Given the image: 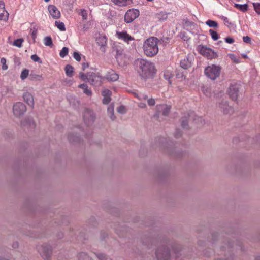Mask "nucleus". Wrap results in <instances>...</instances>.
<instances>
[{
    "instance_id": "nucleus-1",
    "label": "nucleus",
    "mask_w": 260,
    "mask_h": 260,
    "mask_svg": "<svg viewBox=\"0 0 260 260\" xmlns=\"http://www.w3.org/2000/svg\"><path fill=\"white\" fill-rule=\"evenodd\" d=\"M138 72L142 78H153L156 70L154 64L146 60L138 58L135 61Z\"/></svg>"
},
{
    "instance_id": "nucleus-2",
    "label": "nucleus",
    "mask_w": 260,
    "mask_h": 260,
    "mask_svg": "<svg viewBox=\"0 0 260 260\" xmlns=\"http://www.w3.org/2000/svg\"><path fill=\"white\" fill-rule=\"evenodd\" d=\"M159 40L156 37H150L144 43L143 50L144 53L147 56L152 57L157 54L158 52V44Z\"/></svg>"
},
{
    "instance_id": "nucleus-3",
    "label": "nucleus",
    "mask_w": 260,
    "mask_h": 260,
    "mask_svg": "<svg viewBox=\"0 0 260 260\" xmlns=\"http://www.w3.org/2000/svg\"><path fill=\"white\" fill-rule=\"evenodd\" d=\"M155 254L158 260H169L170 258V250L166 246L159 247L155 252Z\"/></svg>"
},
{
    "instance_id": "nucleus-4",
    "label": "nucleus",
    "mask_w": 260,
    "mask_h": 260,
    "mask_svg": "<svg viewBox=\"0 0 260 260\" xmlns=\"http://www.w3.org/2000/svg\"><path fill=\"white\" fill-rule=\"evenodd\" d=\"M220 68L212 65L207 67L205 70V75L211 80H215L220 75Z\"/></svg>"
},
{
    "instance_id": "nucleus-5",
    "label": "nucleus",
    "mask_w": 260,
    "mask_h": 260,
    "mask_svg": "<svg viewBox=\"0 0 260 260\" xmlns=\"http://www.w3.org/2000/svg\"><path fill=\"white\" fill-rule=\"evenodd\" d=\"M38 250L42 257L45 260H49L52 254V248L50 245L44 244L39 247Z\"/></svg>"
},
{
    "instance_id": "nucleus-6",
    "label": "nucleus",
    "mask_w": 260,
    "mask_h": 260,
    "mask_svg": "<svg viewBox=\"0 0 260 260\" xmlns=\"http://www.w3.org/2000/svg\"><path fill=\"white\" fill-rule=\"evenodd\" d=\"M167 239L161 237L157 238L147 237L143 239L142 242L144 245L147 246L148 248H151L153 245H155L157 242L167 243Z\"/></svg>"
},
{
    "instance_id": "nucleus-7",
    "label": "nucleus",
    "mask_w": 260,
    "mask_h": 260,
    "mask_svg": "<svg viewBox=\"0 0 260 260\" xmlns=\"http://www.w3.org/2000/svg\"><path fill=\"white\" fill-rule=\"evenodd\" d=\"M26 111V107L21 102H17L13 105V113L16 117H20L24 114Z\"/></svg>"
},
{
    "instance_id": "nucleus-8",
    "label": "nucleus",
    "mask_w": 260,
    "mask_h": 260,
    "mask_svg": "<svg viewBox=\"0 0 260 260\" xmlns=\"http://www.w3.org/2000/svg\"><path fill=\"white\" fill-rule=\"evenodd\" d=\"M88 82L92 85L95 86H99L102 83V77L99 74L94 72H88Z\"/></svg>"
},
{
    "instance_id": "nucleus-9",
    "label": "nucleus",
    "mask_w": 260,
    "mask_h": 260,
    "mask_svg": "<svg viewBox=\"0 0 260 260\" xmlns=\"http://www.w3.org/2000/svg\"><path fill=\"white\" fill-rule=\"evenodd\" d=\"M139 11L137 9H131L128 10L124 15V21L127 23L133 22L139 16Z\"/></svg>"
},
{
    "instance_id": "nucleus-10",
    "label": "nucleus",
    "mask_w": 260,
    "mask_h": 260,
    "mask_svg": "<svg viewBox=\"0 0 260 260\" xmlns=\"http://www.w3.org/2000/svg\"><path fill=\"white\" fill-rule=\"evenodd\" d=\"M95 119L94 112L90 109H86L83 114V119L84 122L87 126H90L93 124Z\"/></svg>"
},
{
    "instance_id": "nucleus-11",
    "label": "nucleus",
    "mask_w": 260,
    "mask_h": 260,
    "mask_svg": "<svg viewBox=\"0 0 260 260\" xmlns=\"http://www.w3.org/2000/svg\"><path fill=\"white\" fill-rule=\"evenodd\" d=\"M200 53L203 55L206 56L208 59H213L217 57L218 55L212 49L207 47L202 46L200 48Z\"/></svg>"
},
{
    "instance_id": "nucleus-12",
    "label": "nucleus",
    "mask_w": 260,
    "mask_h": 260,
    "mask_svg": "<svg viewBox=\"0 0 260 260\" xmlns=\"http://www.w3.org/2000/svg\"><path fill=\"white\" fill-rule=\"evenodd\" d=\"M239 91V85L238 84H231L228 90L230 97L232 100H237Z\"/></svg>"
},
{
    "instance_id": "nucleus-13",
    "label": "nucleus",
    "mask_w": 260,
    "mask_h": 260,
    "mask_svg": "<svg viewBox=\"0 0 260 260\" xmlns=\"http://www.w3.org/2000/svg\"><path fill=\"white\" fill-rule=\"evenodd\" d=\"M218 108L224 114H231L233 111V108L229 106L228 102L226 100H222L219 102Z\"/></svg>"
},
{
    "instance_id": "nucleus-14",
    "label": "nucleus",
    "mask_w": 260,
    "mask_h": 260,
    "mask_svg": "<svg viewBox=\"0 0 260 260\" xmlns=\"http://www.w3.org/2000/svg\"><path fill=\"white\" fill-rule=\"evenodd\" d=\"M21 126L23 128L34 129L36 124L32 118L26 117L21 121Z\"/></svg>"
},
{
    "instance_id": "nucleus-15",
    "label": "nucleus",
    "mask_w": 260,
    "mask_h": 260,
    "mask_svg": "<svg viewBox=\"0 0 260 260\" xmlns=\"http://www.w3.org/2000/svg\"><path fill=\"white\" fill-rule=\"evenodd\" d=\"M48 10L53 18L57 19L60 17V12L55 6L53 5H49L48 7Z\"/></svg>"
},
{
    "instance_id": "nucleus-16",
    "label": "nucleus",
    "mask_w": 260,
    "mask_h": 260,
    "mask_svg": "<svg viewBox=\"0 0 260 260\" xmlns=\"http://www.w3.org/2000/svg\"><path fill=\"white\" fill-rule=\"evenodd\" d=\"M9 13L5 9L4 2L0 0V20L6 21L8 20Z\"/></svg>"
},
{
    "instance_id": "nucleus-17",
    "label": "nucleus",
    "mask_w": 260,
    "mask_h": 260,
    "mask_svg": "<svg viewBox=\"0 0 260 260\" xmlns=\"http://www.w3.org/2000/svg\"><path fill=\"white\" fill-rule=\"evenodd\" d=\"M111 94V91L108 89H105L103 90L102 95L104 97L103 99L104 104H108L110 102Z\"/></svg>"
},
{
    "instance_id": "nucleus-18",
    "label": "nucleus",
    "mask_w": 260,
    "mask_h": 260,
    "mask_svg": "<svg viewBox=\"0 0 260 260\" xmlns=\"http://www.w3.org/2000/svg\"><path fill=\"white\" fill-rule=\"evenodd\" d=\"M24 101L31 108H34V101L32 95L29 92H25L23 94Z\"/></svg>"
},
{
    "instance_id": "nucleus-19",
    "label": "nucleus",
    "mask_w": 260,
    "mask_h": 260,
    "mask_svg": "<svg viewBox=\"0 0 260 260\" xmlns=\"http://www.w3.org/2000/svg\"><path fill=\"white\" fill-rule=\"evenodd\" d=\"M105 78L109 81L114 82L118 79L119 75L113 71H111L107 73Z\"/></svg>"
},
{
    "instance_id": "nucleus-20",
    "label": "nucleus",
    "mask_w": 260,
    "mask_h": 260,
    "mask_svg": "<svg viewBox=\"0 0 260 260\" xmlns=\"http://www.w3.org/2000/svg\"><path fill=\"white\" fill-rule=\"evenodd\" d=\"M116 54L115 57L116 58L117 61L119 64H122L123 62V58L124 57V54L123 53V50L120 49L116 48Z\"/></svg>"
},
{
    "instance_id": "nucleus-21",
    "label": "nucleus",
    "mask_w": 260,
    "mask_h": 260,
    "mask_svg": "<svg viewBox=\"0 0 260 260\" xmlns=\"http://www.w3.org/2000/svg\"><path fill=\"white\" fill-rule=\"evenodd\" d=\"M139 98L141 100H147L148 104L150 106H153L155 104V99L152 98H149L147 95L141 94L139 96Z\"/></svg>"
},
{
    "instance_id": "nucleus-22",
    "label": "nucleus",
    "mask_w": 260,
    "mask_h": 260,
    "mask_svg": "<svg viewBox=\"0 0 260 260\" xmlns=\"http://www.w3.org/2000/svg\"><path fill=\"white\" fill-rule=\"evenodd\" d=\"M189 116V114H187L182 117L180 120L181 126L184 129H188L189 128L188 121Z\"/></svg>"
},
{
    "instance_id": "nucleus-23",
    "label": "nucleus",
    "mask_w": 260,
    "mask_h": 260,
    "mask_svg": "<svg viewBox=\"0 0 260 260\" xmlns=\"http://www.w3.org/2000/svg\"><path fill=\"white\" fill-rule=\"evenodd\" d=\"M228 244L226 245V246L224 247V246H223L222 247V248L223 249V248H225V249H229L232 246V245L230 244L229 242H228ZM225 256L226 257V259H221V258H217L215 260H234V256L233 255H232L230 253V250H228V253L225 254Z\"/></svg>"
},
{
    "instance_id": "nucleus-24",
    "label": "nucleus",
    "mask_w": 260,
    "mask_h": 260,
    "mask_svg": "<svg viewBox=\"0 0 260 260\" xmlns=\"http://www.w3.org/2000/svg\"><path fill=\"white\" fill-rule=\"evenodd\" d=\"M191 66V60H189L188 57H187L186 59L181 60L180 61V66L182 68L184 69H187L188 68L190 67Z\"/></svg>"
},
{
    "instance_id": "nucleus-25",
    "label": "nucleus",
    "mask_w": 260,
    "mask_h": 260,
    "mask_svg": "<svg viewBox=\"0 0 260 260\" xmlns=\"http://www.w3.org/2000/svg\"><path fill=\"white\" fill-rule=\"evenodd\" d=\"M68 139L71 143H78L80 142V138L76 134H70L68 136Z\"/></svg>"
},
{
    "instance_id": "nucleus-26",
    "label": "nucleus",
    "mask_w": 260,
    "mask_h": 260,
    "mask_svg": "<svg viewBox=\"0 0 260 260\" xmlns=\"http://www.w3.org/2000/svg\"><path fill=\"white\" fill-rule=\"evenodd\" d=\"M107 38L105 36L100 35L97 39V43L102 47H105L107 44Z\"/></svg>"
},
{
    "instance_id": "nucleus-27",
    "label": "nucleus",
    "mask_w": 260,
    "mask_h": 260,
    "mask_svg": "<svg viewBox=\"0 0 260 260\" xmlns=\"http://www.w3.org/2000/svg\"><path fill=\"white\" fill-rule=\"evenodd\" d=\"M114 107L113 104H111L108 107V113L111 119L113 121L116 119V117L114 115Z\"/></svg>"
},
{
    "instance_id": "nucleus-28",
    "label": "nucleus",
    "mask_w": 260,
    "mask_h": 260,
    "mask_svg": "<svg viewBox=\"0 0 260 260\" xmlns=\"http://www.w3.org/2000/svg\"><path fill=\"white\" fill-rule=\"evenodd\" d=\"M118 36L119 38L122 39L125 41L128 42L129 40H133V38L130 36L126 32L118 33Z\"/></svg>"
},
{
    "instance_id": "nucleus-29",
    "label": "nucleus",
    "mask_w": 260,
    "mask_h": 260,
    "mask_svg": "<svg viewBox=\"0 0 260 260\" xmlns=\"http://www.w3.org/2000/svg\"><path fill=\"white\" fill-rule=\"evenodd\" d=\"M113 3L119 6H125L127 5V2L133 3L132 0H111Z\"/></svg>"
},
{
    "instance_id": "nucleus-30",
    "label": "nucleus",
    "mask_w": 260,
    "mask_h": 260,
    "mask_svg": "<svg viewBox=\"0 0 260 260\" xmlns=\"http://www.w3.org/2000/svg\"><path fill=\"white\" fill-rule=\"evenodd\" d=\"M65 72L66 75L70 77H71L73 75L74 68L73 67L69 64L67 65L65 67Z\"/></svg>"
},
{
    "instance_id": "nucleus-31",
    "label": "nucleus",
    "mask_w": 260,
    "mask_h": 260,
    "mask_svg": "<svg viewBox=\"0 0 260 260\" xmlns=\"http://www.w3.org/2000/svg\"><path fill=\"white\" fill-rule=\"evenodd\" d=\"M234 7L243 12H246L248 10V5L247 4H235Z\"/></svg>"
},
{
    "instance_id": "nucleus-32",
    "label": "nucleus",
    "mask_w": 260,
    "mask_h": 260,
    "mask_svg": "<svg viewBox=\"0 0 260 260\" xmlns=\"http://www.w3.org/2000/svg\"><path fill=\"white\" fill-rule=\"evenodd\" d=\"M79 260H93L88 254L84 252H80L78 255Z\"/></svg>"
},
{
    "instance_id": "nucleus-33",
    "label": "nucleus",
    "mask_w": 260,
    "mask_h": 260,
    "mask_svg": "<svg viewBox=\"0 0 260 260\" xmlns=\"http://www.w3.org/2000/svg\"><path fill=\"white\" fill-rule=\"evenodd\" d=\"M156 18L160 21H164L167 19L168 14L167 13L161 12L156 14Z\"/></svg>"
},
{
    "instance_id": "nucleus-34",
    "label": "nucleus",
    "mask_w": 260,
    "mask_h": 260,
    "mask_svg": "<svg viewBox=\"0 0 260 260\" xmlns=\"http://www.w3.org/2000/svg\"><path fill=\"white\" fill-rule=\"evenodd\" d=\"M78 87L80 88H82L84 90V93L87 94L88 96H90L92 94V92L90 89L88 88V86L85 84H80Z\"/></svg>"
},
{
    "instance_id": "nucleus-35",
    "label": "nucleus",
    "mask_w": 260,
    "mask_h": 260,
    "mask_svg": "<svg viewBox=\"0 0 260 260\" xmlns=\"http://www.w3.org/2000/svg\"><path fill=\"white\" fill-rule=\"evenodd\" d=\"M164 77L166 80H168L169 84H172L171 78L173 77V75L169 71H165L164 74Z\"/></svg>"
},
{
    "instance_id": "nucleus-36",
    "label": "nucleus",
    "mask_w": 260,
    "mask_h": 260,
    "mask_svg": "<svg viewBox=\"0 0 260 260\" xmlns=\"http://www.w3.org/2000/svg\"><path fill=\"white\" fill-rule=\"evenodd\" d=\"M160 106L163 110L162 115L165 116H168L170 112L171 107L166 105H160Z\"/></svg>"
},
{
    "instance_id": "nucleus-37",
    "label": "nucleus",
    "mask_w": 260,
    "mask_h": 260,
    "mask_svg": "<svg viewBox=\"0 0 260 260\" xmlns=\"http://www.w3.org/2000/svg\"><path fill=\"white\" fill-rule=\"evenodd\" d=\"M206 24L209 27L217 28L218 26V24L217 22L210 19L206 22Z\"/></svg>"
},
{
    "instance_id": "nucleus-38",
    "label": "nucleus",
    "mask_w": 260,
    "mask_h": 260,
    "mask_svg": "<svg viewBox=\"0 0 260 260\" xmlns=\"http://www.w3.org/2000/svg\"><path fill=\"white\" fill-rule=\"evenodd\" d=\"M44 41L46 46L52 47L53 45L52 39L50 37H45L44 39Z\"/></svg>"
},
{
    "instance_id": "nucleus-39",
    "label": "nucleus",
    "mask_w": 260,
    "mask_h": 260,
    "mask_svg": "<svg viewBox=\"0 0 260 260\" xmlns=\"http://www.w3.org/2000/svg\"><path fill=\"white\" fill-rule=\"evenodd\" d=\"M99 260H112L111 258L108 259L106 255L102 253H94Z\"/></svg>"
},
{
    "instance_id": "nucleus-40",
    "label": "nucleus",
    "mask_w": 260,
    "mask_h": 260,
    "mask_svg": "<svg viewBox=\"0 0 260 260\" xmlns=\"http://www.w3.org/2000/svg\"><path fill=\"white\" fill-rule=\"evenodd\" d=\"M55 26L61 31H65L66 27L64 23L60 21H56L55 22Z\"/></svg>"
},
{
    "instance_id": "nucleus-41",
    "label": "nucleus",
    "mask_w": 260,
    "mask_h": 260,
    "mask_svg": "<svg viewBox=\"0 0 260 260\" xmlns=\"http://www.w3.org/2000/svg\"><path fill=\"white\" fill-rule=\"evenodd\" d=\"M209 32L211 36L212 39L213 40L216 41L218 39L219 35L217 32H216L215 31H214L212 29H210Z\"/></svg>"
},
{
    "instance_id": "nucleus-42",
    "label": "nucleus",
    "mask_w": 260,
    "mask_h": 260,
    "mask_svg": "<svg viewBox=\"0 0 260 260\" xmlns=\"http://www.w3.org/2000/svg\"><path fill=\"white\" fill-rule=\"evenodd\" d=\"M219 234L216 232H213L211 234V239L210 241L212 243H214L216 240L218 239Z\"/></svg>"
},
{
    "instance_id": "nucleus-43",
    "label": "nucleus",
    "mask_w": 260,
    "mask_h": 260,
    "mask_svg": "<svg viewBox=\"0 0 260 260\" xmlns=\"http://www.w3.org/2000/svg\"><path fill=\"white\" fill-rule=\"evenodd\" d=\"M69 52V49L67 47H64L60 51L59 55L61 57L63 58L68 55Z\"/></svg>"
},
{
    "instance_id": "nucleus-44",
    "label": "nucleus",
    "mask_w": 260,
    "mask_h": 260,
    "mask_svg": "<svg viewBox=\"0 0 260 260\" xmlns=\"http://www.w3.org/2000/svg\"><path fill=\"white\" fill-rule=\"evenodd\" d=\"M24 41L23 39H22V38H20V39H16L15 40L13 43V45L14 46H17L19 48L21 47V46H22V42Z\"/></svg>"
},
{
    "instance_id": "nucleus-45",
    "label": "nucleus",
    "mask_w": 260,
    "mask_h": 260,
    "mask_svg": "<svg viewBox=\"0 0 260 260\" xmlns=\"http://www.w3.org/2000/svg\"><path fill=\"white\" fill-rule=\"evenodd\" d=\"M172 248L175 252H178L181 250L182 246L178 243H174L172 245Z\"/></svg>"
},
{
    "instance_id": "nucleus-46",
    "label": "nucleus",
    "mask_w": 260,
    "mask_h": 260,
    "mask_svg": "<svg viewBox=\"0 0 260 260\" xmlns=\"http://www.w3.org/2000/svg\"><path fill=\"white\" fill-rule=\"evenodd\" d=\"M28 75L29 70L27 69H24L22 71L20 77L22 80H24L28 77Z\"/></svg>"
},
{
    "instance_id": "nucleus-47",
    "label": "nucleus",
    "mask_w": 260,
    "mask_h": 260,
    "mask_svg": "<svg viewBox=\"0 0 260 260\" xmlns=\"http://www.w3.org/2000/svg\"><path fill=\"white\" fill-rule=\"evenodd\" d=\"M29 78L30 80H39L41 79L42 76L40 75H39L31 74L29 75Z\"/></svg>"
},
{
    "instance_id": "nucleus-48",
    "label": "nucleus",
    "mask_w": 260,
    "mask_h": 260,
    "mask_svg": "<svg viewBox=\"0 0 260 260\" xmlns=\"http://www.w3.org/2000/svg\"><path fill=\"white\" fill-rule=\"evenodd\" d=\"M30 58L34 62H37L39 63H42V60L36 54L32 55Z\"/></svg>"
},
{
    "instance_id": "nucleus-49",
    "label": "nucleus",
    "mask_w": 260,
    "mask_h": 260,
    "mask_svg": "<svg viewBox=\"0 0 260 260\" xmlns=\"http://www.w3.org/2000/svg\"><path fill=\"white\" fill-rule=\"evenodd\" d=\"M1 62L2 64V69L6 70L8 69V66L6 64V59L5 58H2L1 59Z\"/></svg>"
},
{
    "instance_id": "nucleus-50",
    "label": "nucleus",
    "mask_w": 260,
    "mask_h": 260,
    "mask_svg": "<svg viewBox=\"0 0 260 260\" xmlns=\"http://www.w3.org/2000/svg\"><path fill=\"white\" fill-rule=\"evenodd\" d=\"M117 112L120 114H124L126 112L125 108L124 106H120L117 109Z\"/></svg>"
},
{
    "instance_id": "nucleus-51",
    "label": "nucleus",
    "mask_w": 260,
    "mask_h": 260,
    "mask_svg": "<svg viewBox=\"0 0 260 260\" xmlns=\"http://www.w3.org/2000/svg\"><path fill=\"white\" fill-rule=\"evenodd\" d=\"M79 76H80V78L81 80H82L83 81H85L86 80H87L88 81L89 77H88L87 74L86 75H85L83 72H80Z\"/></svg>"
},
{
    "instance_id": "nucleus-52",
    "label": "nucleus",
    "mask_w": 260,
    "mask_h": 260,
    "mask_svg": "<svg viewBox=\"0 0 260 260\" xmlns=\"http://www.w3.org/2000/svg\"><path fill=\"white\" fill-rule=\"evenodd\" d=\"M253 6L256 13L260 14V3H253Z\"/></svg>"
},
{
    "instance_id": "nucleus-53",
    "label": "nucleus",
    "mask_w": 260,
    "mask_h": 260,
    "mask_svg": "<svg viewBox=\"0 0 260 260\" xmlns=\"http://www.w3.org/2000/svg\"><path fill=\"white\" fill-rule=\"evenodd\" d=\"M230 58L233 60V61L235 63H238L240 61L239 59L236 57L234 54H230L229 55Z\"/></svg>"
},
{
    "instance_id": "nucleus-54",
    "label": "nucleus",
    "mask_w": 260,
    "mask_h": 260,
    "mask_svg": "<svg viewBox=\"0 0 260 260\" xmlns=\"http://www.w3.org/2000/svg\"><path fill=\"white\" fill-rule=\"evenodd\" d=\"M73 57L75 59L78 61H80L81 60V55L78 52H74Z\"/></svg>"
},
{
    "instance_id": "nucleus-55",
    "label": "nucleus",
    "mask_w": 260,
    "mask_h": 260,
    "mask_svg": "<svg viewBox=\"0 0 260 260\" xmlns=\"http://www.w3.org/2000/svg\"><path fill=\"white\" fill-rule=\"evenodd\" d=\"M182 136V132L179 129H176L174 133V136L176 138H179Z\"/></svg>"
},
{
    "instance_id": "nucleus-56",
    "label": "nucleus",
    "mask_w": 260,
    "mask_h": 260,
    "mask_svg": "<svg viewBox=\"0 0 260 260\" xmlns=\"http://www.w3.org/2000/svg\"><path fill=\"white\" fill-rule=\"evenodd\" d=\"M181 37L184 41H188L190 39V37H188L185 32L181 33Z\"/></svg>"
},
{
    "instance_id": "nucleus-57",
    "label": "nucleus",
    "mask_w": 260,
    "mask_h": 260,
    "mask_svg": "<svg viewBox=\"0 0 260 260\" xmlns=\"http://www.w3.org/2000/svg\"><path fill=\"white\" fill-rule=\"evenodd\" d=\"M81 15L82 16V18L84 20L87 19V14L85 10L83 9L81 11Z\"/></svg>"
},
{
    "instance_id": "nucleus-58",
    "label": "nucleus",
    "mask_w": 260,
    "mask_h": 260,
    "mask_svg": "<svg viewBox=\"0 0 260 260\" xmlns=\"http://www.w3.org/2000/svg\"><path fill=\"white\" fill-rule=\"evenodd\" d=\"M184 25L186 27L191 26L192 25H194V23L190 22V21H189L187 20H184Z\"/></svg>"
},
{
    "instance_id": "nucleus-59",
    "label": "nucleus",
    "mask_w": 260,
    "mask_h": 260,
    "mask_svg": "<svg viewBox=\"0 0 260 260\" xmlns=\"http://www.w3.org/2000/svg\"><path fill=\"white\" fill-rule=\"evenodd\" d=\"M243 41L247 43H251V39L248 36H245L243 38Z\"/></svg>"
},
{
    "instance_id": "nucleus-60",
    "label": "nucleus",
    "mask_w": 260,
    "mask_h": 260,
    "mask_svg": "<svg viewBox=\"0 0 260 260\" xmlns=\"http://www.w3.org/2000/svg\"><path fill=\"white\" fill-rule=\"evenodd\" d=\"M63 82L66 85L68 86H71L72 84V81L69 79H65Z\"/></svg>"
},
{
    "instance_id": "nucleus-61",
    "label": "nucleus",
    "mask_w": 260,
    "mask_h": 260,
    "mask_svg": "<svg viewBox=\"0 0 260 260\" xmlns=\"http://www.w3.org/2000/svg\"><path fill=\"white\" fill-rule=\"evenodd\" d=\"M225 41L226 43H229V44L233 43L234 42V40L233 38H230V37L226 38L225 39Z\"/></svg>"
},
{
    "instance_id": "nucleus-62",
    "label": "nucleus",
    "mask_w": 260,
    "mask_h": 260,
    "mask_svg": "<svg viewBox=\"0 0 260 260\" xmlns=\"http://www.w3.org/2000/svg\"><path fill=\"white\" fill-rule=\"evenodd\" d=\"M169 40V38L164 37V38H161V39L160 40H159V42H162V43H164V44H166V43H167L168 42Z\"/></svg>"
},
{
    "instance_id": "nucleus-63",
    "label": "nucleus",
    "mask_w": 260,
    "mask_h": 260,
    "mask_svg": "<svg viewBox=\"0 0 260 260\" xmlns=\"http://www.w3.org/2000/svg\"><path fill=\"white\" fill-rule=\"evenodd\" d=\"M82 70L84 71L86 68L89 67V64L88 62H83L82 64Z\"/></svg>"
},
{
    "instance_id": "nucleus-64",
    "label": "nucleus",
    "mask_w": 260,
    "mask_h": 260,
    "mask_svg": "<svg viewBox=\"0 0 260 260\" xmlns=\"http://www.w3.org/2000/svg\"><path fill=\"white\" fill-rule=\"evenodd\" d=\"M57 237H58V239H62L63 237V234L62 232H59L57 234Z\"/></svg>"
}]
</instances>
